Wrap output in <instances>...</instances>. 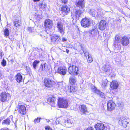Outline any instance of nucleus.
I'll list each match as a JSON object with an SVG mask.
<instances>
[{
  "label": "nucleus",
  "instance_id": "1",
  "mask_svg": "<svg viewBox=\"0 0 130 130\" xmlns=\"http://www.w3.org/2000/svg\"><path fill=\"white\" fill-rule=\"evenodd\" d=\"M121 37L119 35H116L115 36V40L113 46L114 49L115 51L119 50L121 49Z\"/></svg>",
  "mask_w": 130,
  "mask_h": 130
},
{
  "label": "nucleus",
  "instance_id": "2",
  "mask_svg": "<svg viewBox=\"0 0 130 130\" xmlns=\"http://www.w3.org/2000/svg\"><path fill=\"white\" fill-rule=\"evenodd\" d=\"M58 104L59 107L61 108H67L68 106L67 100L64 98H59Z\"/></svg>",
  "mask_w": 130,
  "mask_h": 130
},
{
  "label": "nucleus",
  "instance_id": "3",
  "mask_svg": "<svg viewBox=\"0 0 130 130\" xmlns=\"http://www.w3.org/2000/svg\"><path fill=\"white\" fill-rule=\"evenodd\" d=\"M79 70V68L76 66H70L69 67L68 72L70 74H74L75 75H76L78 74Z\"/></svg>",
  "mask_w": 130,
  "mask_h": 130
},
{
  "label": "nucleus",
  "instance_id": "4",
  "mask_svg": "<svg viewBox=\"0 0 130 130\" xmlns=\"http://www.w3.org/2000/svg\"><path fill=\"white\" fill-rule=\"evenodd\" d=\"M56 27L58 32L63 35L65 33V27L63 23L61 22H58L57 24Z\"/></svg>",
  "mask_w": 130,
  "mask_h": 130
},
{
  "label": "nucleus",
  "instance_id": "5",
  "mask_svg": "<svg viewBox=\"0 0 130 130\" xmlns=\"http://www.w3.org/2000/svg\"><path fill=\"white\" fill-rule=\"evenodd\" d=\"M90 20L88 18H85L83 19L81 22L82 26L84 28L89 27L91 24Z\"/></svg>",
  "mask_w": 130,
  "mask_h": 130
},
{
  "label": "nucleus",
  "instance_id": "6",
  "mask_svg": "<svg viewBox=\"0 0 130 130\" xmlns=\"http://www.w3.org/2000/svg\"><path fill=\"white\" fill-rule=\"evenodd\" d=\"M44 83L45 86L47 87H51L55 84V82L53 80L48 78L44 79Z\"/></svg>",
  "mask_w": 130,
  "mask_h": 130
},
{
  "label": "nucleus",
  "instance_id": "7",
  "mask_svg": "<svg viewBox=\"0 0 130 130\" xmlns=\"http://www.w3.org/2000/svg\"><path fill=\"white\" fill-rule=\"evenodd\" d=\"M60 37L57 35L54 34L50 38V41L52 44H57L59 42Z\"/></svg>",
  "mask_w": 130,
  "mask_h": 130
},
{
  "label": "nucleus",
  "instance_id": "8",
  "mask_svg": "<svg viewBox=\"0 0 130 130\" xmlns=\"http://www.w3.org/2000/svg\"><path fill=\"white\" fill-rule=\"evenodd\" d=\"M44 25L46 28L51 29L53 25V21L52 20L48 19H46L44 22Z\"/></svg>",
  "mask_w": 130,
  "mask_h": 130
},
{
  "label": "nucleus",
  "instance_id": "9",
  "mask_svg": "<svg viewBox=\"0 0 130 130\" xmlns=\"http://www.w3.org/2000/svg\"><path fill=\"white\" fill-rule=\"evenodd\" d=\"M118 122L121 125L125 127H127V124L129 123L127 120L123 117H120Z\"/></svg>",
  "mask_w": 130,
  "mask_h": 130
},
{
  "label": "nucleus",
  "instance_id": "10",
  "mask_svg": "<svg viewBox=\"0 0 130 130\" xmlns=\"http://www.w3.org/2000/svg\"><path fill=\"white\" fill-rule=\"evenodd\" d=\"M116 105L113 101L111 100H109L107 105V109L109 111L113 110L115 107Z\"/></svg>",
  "mask_w": 130,
  "mask_h": 130
},
{
  "label": "nucleus",
  "instance_id": "11",
  "mask_svg": "<svg viewBox=\"0 0 130 130\" xmlns=\"http://www.w3.org/2000/svg\"><path fill=\"white\" fill-rule=\"evenodd\" d=\"M17 110L22 115L26 113V108L24 106L18 104Z\"/></svg>",
  "mask_w": 130,
  "mask_h": 130
},
{
  "label": "nucleus",
  "instance_id": "12",
  "mask_svg": "<svg viewBox=\"0 0 130 130\" xmlns=\"http://www.w3.org/2000/svg\"><path fill=\"white\" fill-rule=\"evenodd\" d=\"M107 23L104 20H101L99 24V28L101 30H104L106 27Z\"/></svg>",
  "mask_w": 130,
  "mask_h": 130
},
{
  "label": "nucleus",
  "instance_id": "13",
  "mask_svg": "<svg viewBox=\"0 0 130 130\" xmlns=\"http://www.w3.org/2000/svg\"><path fill=\"white\" fill-rule=\"evenodd\" d=\"M62 122L63 123H62V124L63 125H64L65 126L68 127H70L73 125V123L71 122V120L69 119H67V121L66 120H63L62 121Z\"/></svg>",
  "mask_w": 130,
  "mask_h": 130
},
{
  "label": "nucleus",
  "instance_id": "14",
  "mask_svg": "<svg viewBox=\"0 0 130 130\" xmlns=\"http://www.w3.org/2000/svg\"><path fill=\"white\" fill-rule=\"evenodd\" d=\"M9 95L8 93L4 92H2L0 96V101L2 102L5 101L7 99L8 96Z\"/></svg>",
  "mask_w": 130,
  "mask_h": 130
},
{
  "label": "nucleus",
  "instance_id": "15",
  "mask_svg": "<svg viewBox=\"0 0 130 130\" xmlns=\"http://www.w3.org/2000/svg\"><path fill=\"white\" fill-rule=\"evenodd\" d=\"M67 69L64 67H59L57 70V72L59 74L64 75L66 74Z\"/></svg>",
  "mask_w": 130,
  "mask_h": 130
},
{
  "label": "nucleus",
  "instance_id": "16",
  "mask_svg": "<svg viewBox=\"0 0 130 130\" xmlns=\"http://www.w3.org/2000/svg\"><path fill=\"white\" fill-rule=\"evenodd\" d=\"M129 43V40L128 37L126 36L123 37L121 39V44L122 45L126 46Z\"/></svg>",
  "mask_w": 130,
  "mask_h": 130
},
{
  "label": "nucleus",
  "instance_id": "17",
  "mask_svg": "<svg viewBox=\"0 0 130 130\" xmlns=\"http://www.w3.org/2000/svg\"><path fill=\"white\" fill-rule=\"evenodd\" d=\"M76 6L80 9H83L85 7L84 3L83 0L77 1L75 3Z\"/></svg>",
  "mask_w": 130,
  "mask_h": 130
},
{
  "label": "nucleus",
  "instance_id": "18",
  "mask_svg": "<svg viewBox=\"0 0 130 130\" xmlns=\"http://www.w3.org/2000/svg\"><path fill=\"white\" fill-rule=\"evenodd\" d=\"M56 100V98L53 96L49 97L48 98L47 102L51 106H54Z\"/></svg>",
  "mask_w": 130,
  "mask_h": 130
},
{
  "label": "nucleus",
  "instance_id": "19",
  "mask_svg": "<svg viewBox=\"0 0 130 130\" xmlns=\"http://www.w3.org/2000/svg\"><path fill=\"white\" fill-rule=\"evenodd\" d=\"M61 11L63 15H66L69 12L70 9L67 6H62Z\"/></svg>",
  "mask_w": 130,
  "mask_h": 130
},
{
  "label": "nucleus",
  "instance_id": "20",
  "mask_svg": "<svg viewBox=\"0 0 130 130\" xmlns=\"http://www.w3.org/2000/svg\"><path fill=\"white\" fill-rule=\"evenodd\" d=\"M95 127L96 130H103L105 128L104 124L102 123H99L96 124Z\"/></svg>",
  "mask_w": 130,
  "mask_h": 130
},
{
  "label": "nucleus",
  "instance_id": "21",
  "mask_svg": "<svg viewBox=\"0 0 130 130\" xmlns=\"http://www.w3.org/2000/svg\"><path fill=\"white\" fill-rule=\"evenodd\" d=\"M80 111L83 114H86L88 113L87 110L86 106L83 104L79 106Z\"/></svg>",
  "mask_w": 130,
  "mask_h": 130
},
{
  "label": "nucleus",
  "instance_id": "22",
  "mask_svg": "<svg viewBox=\"0 0 130 130\" xmlns=\"http://www.w3.org/2000/svg\"><path fill=\"white\" fill-rule=\"evenodd\" d=\"M119 84L118 82L116 81H113L111 83L110 86L113 89H117L118 87Z\"/></svg>",
  "mask_w": 130,
  "mask_h": 130
},
{
  "label": "nucleus",
  "instance_id": "23",
  "mask_svg": "<svg viewBox=\"0 0 130 130\" xmlns=\"http://www.w3.org/2000/svg\"><path fill=\"white\" fill-rule=\"evenodd\" d=\"M88 32L92 36H96L98 32V29L96 27H94L91 30H89Z\"/></svg>",
  "mask_w": 130,
  "mask_h": 130
},
{
  "label": "nucleus",
  "instance_id": "24",
  "mask_svg": "<svg viewBox=\"0 0 130 130\" xmlns=\"http://www.w3.org/2000/svg\"><path fill=\"white\" fill-rule=\"evenodd\" d=\"M15 79L17 82L19 83L22 82V77L21 74L18 73L16 75Z\"/></svg>",
  "mask_w": 130,
  "mask_h": 130
},
{
  "label": "nucleus",
  "instance_id": "25",
  "mask_svg": "<svg viewBox=\"0 0 130 130\" xmlns=\"http://www.w3.org/2000/svg\"><path fill=\"white\" fill-rule=\"evenodd\" d=\"M76 78L75 76H72L70 77L69 82L71 84H74L76 82Z\"/></svg>",
  "mask_w": 130,
  "mask_h": 130
},
{
  "label": "nucleus",
  "instance_id": "26",
  "mask_svg": "<svg viewBox=\"0 0 130 130\" xmlns=\"http://www.w3.org/2000/svg\"><path fill=\"white\" fill-rule=\"evenodd\" d=\"M66 88L67 91L70 93L75 91V88H74V87L72 86H69L66 87Z\"/></svg>",
  "mask_w": 130,
  "mask_h": 130
},
{
  "label": "nucleus",
  "instance_id": "27",
  "mask_svg": "<svg viewBox=\"0 0 130 130\" xmlns=\"http://www.w3.org/2000/svg\"><path fill=\"white\" fill-rule=\"evenodd\" d=\"M82 13V12L81 9H77L76 10L75 15L77 18L78 19L81 15Z\"/></svg>",
  "mask_w": 130,
  "mask_h": 130
},
{
  "label": "nucleus",
  "instance_id": "28",
  "mask_svg": "<svg viewBox=\"0 0 130 130\" xmlns=\"http://www.w3.org/2000/svg\"><path fill=\"white\" fill-rule=\"evenodd\" d=\"M11 121L9 118H7L3 121L2 122L3 125L6 124L7 125H9Z\"/></svg>",
  "mask_w": 130,
  "mask_h": 130
},
{
  "label": "nucleus",
  "instance_id": "29",
  "mask_svg": "<svg viewBox=\"0 0 130 130\" xmlns=\"http://www.w3.org/2000/svg\"><path fill=\"white\" fill-rule=\"evenodd\" d=\"M88 12L90 15L94 17L97 13V11L93 9H91Z\"/></svg>",
  "mask_w": 130,
  "mask_h": 130
},
{
  "label": "nucleus",
  "instance_id": "30",
  "mask_svg": "<svg viewBox=\"0 0 130 130\" xmlns=\"http://www.w3.org/2000/svg\"><path fill=\"white\" fill-rule=\"evenodd\" d=\"M80 47H81V50H82L83 52L84 53V55L86 56V58H87V57H88L89 56L91 55L89 54V53L88 52L84 51L82 47V45H80Z\"/></svg>",
  "mask_w": 130,
  "mask_h": 130
},
{
  "label": "nucleus",
  "instance_id": "31",
  "mask_svg": "<svg viewBox=\"0 0 130 130\" xmlns=\"http://www.w3.org/2000/svg\"><path fill=\"white\" fill-rule=\"evenodd\" d=\"M4 31L5 37H7L9 35V30L8 29L6 28L4 30Z\"/></svg>",
  "mask_w": 130,
  "mask_h": 130
},
{
  "label": "nucleus",
  "instance_id": "32",
  "mask_svg": "<svg viewBox=\"0 0 130 130\" xmlns=\"http://www.w3.org/2000/svg\"><path fill=\"white\" fill-rule=\"evenodd\" d=\"M39 61H37V60H35L32 64L33 66L34 69H36L37 65L38 64L39 62Z\"/></svg>",
  "mask_w": 130,
  "mask_h": 130
},
{
  "label": "nucleus",
  "instance_id": "33",
  "mask_svg": "<svg viewBox=\"0 0 130 130\" xmlns=\"http://www.w3.org/2000/svg\"><path fill=\"white\" fill-rule=\"evenodd\" d=\"M108 81L106 79H105L103 80L102 84V87L103 88H104L106 86L107 83Z\"/></svg>",
  "mask_w": 130,
  "mask_h": 130
},
{
  "label": "nucleus",
  "instance_id": "34",
  "mask_svg": "<svg viewBox=\"0 0 130 130\" xmlns=\"http://www.w3.org/2000/svg\"><path fill=\"white\" fill-rule=\"evenodd\" d=\"M41 118L37 117V118L35 119L34 120V123L36 124V123H38L40 122V120L41 119Z\"/></svg>",
  "mask_w": 130,
  "mask_h": 130
},
{
  "label": "nucleus",
  "instance_id": "35",
  "mask_svg": "<svg viewBox=\"0 0 130 130\" xmlns=\"http://www.w3.org/2000/svg\"><path fill=\"white\" fill-rule=\"evenodd\" d=\"M19 21L17 19H15L14 21V25L16 27L19 26H20V24H19Z\"/></svg>",
  "mask_w": 130,
  "mask_h": 130
},
{
  "label": "nucleus",
  "instance_id": "36",
  "mask_svg": "<svg viewBox=\"0 0 130 130\" xmlns=\"http://www.w3.org/2000/svg\"><path fill=\"white\" fill-rule=\"evenodd\" d=\"M44 71H47L48 68V66L46 63H44L43 64Z\"/></svg>",
  "mask_w": 130,
  "mask_h": 130
},
{
  "label": "nucleus",
  "instance_id": "37",
  "mask_svg": "<svg viewBox=\"0 0 130 130\" xmlns=\"http://www.w3.org/2000/svg\"><path fill=\"white\" fill-rule=\"evenodd\" d=\"M93 61L91 55L89 56L87 59V61L89 63H91Z\"/></svg>",
  "mask_w": 130,
  "mask_h": 130
},
{
  "label": "nucleus",
  "instance_id": "38",
  "mask_svg": "<svg viewBox=\"0 0 130 130\" xmlns=\"http://www.w3.org/2000/svg\"><path fill=\"white\" fill-rule=\"evenodd\" d=\"M106 65H104L102 68V69L105 72H106L108 70V67H106Z\"/></svg>",
  "mask_w": 130,
  "mask_h": 130
},
{
  "label": "nucleus",
  "instance_id": "39",
  "mask_svg": "<svg viewBox=\"0 0 130 130\" xmlns=\"http://www.w3.org/2000/svg\"><path fill=\"white\" fill-rule=\"evenodd\" d=\"M28 31L30 32H34V28L32 27H28L27 28Z\"/></svg>",
  "mask_w": 130,
  "mask_h": 130
},
{
  "label": "nucleus",
  "instance_id": "40",
  "mask_svg": "<svg viewBox=\"0 0 130 130\" xmlns=\"http://www.w3.org/2000/svg\"><path fill=\"white\" fill-rule=\"evenodd\" d=\"M43 2H40L39 4V7L40 10L43 9Z\"/></svg>",
  "mask_w": 130,
  "mask_h": 130
},
{
  "label": "nucleus",
  "instance_id": "41",
  "mask_svg": "<svg viewBox=\"0 0 130 130\" xmlns=\"http://www.w3.org/2000/svg\"><path fill=\"white\" fill-rule=\"evenodd\" d=\"M6 61L4 59H3L1 62V64L3 67H4L6 66Z\"/></svg>",
  "mask_w": 130,
  "mask_h": 130
},
{
  "label": "nucleus",
  "instance_id": "42",
  "mask_svg": "<svg viewBox=\"0 0 130 130\" xmlns=\"http://www.w3.org/2000/svg\"><path fill=\"white\" fill-rule=\"evenodd\" d=\"M98 94L102 98H104L105 97L103 93L101 92L100 91H99V93L97 94Z\"/></svg>",
  "mask_w": 130,
  "mask_h": 130
},
{
  "label": "nucleus",
  "instance_id": "43",
  "mask_svg": "<svg viewBox=\"0 0 130 130\" xmlns=\"http://www.w3.org/2000/svg\"><path fill=\"white\" fill-rule=\"evenodd\" d=\"M44 70L43 65V64H41L40 66V67L38 71L40 72H42L43 71H44Z\"/></svg>",
  "mask_w": 130,
  "mask_h": 130
},
{
  "label": "nucleus",
  "instance_id": "44",
  "mask_svg": "<svg viewBox=\"0 0 130 130\" xmlns=\"http://www.w3.org/2000/svg\"><path fill=\"white\" fill-rule=\"evenodd\" d=\"M93 90L94 93L97 94L99 93L100 91L98 90L96 87H95L94 89H93Z\"/></svg>",
  "mask_w": 130,
  "mask_h": 130
},
{
  "label": "nucleus",
  "instance_id": "45",
  "mask_svg": "<svg viewBox=\"0 0 130 130\" xmlns=\"http://www.w3.org/2000/svg\"><path fill=\"white\" fill-rule=\"evenodd\" d=\"M93 90L94 93L97 94L99 93L100 91L98 90L96 87H95L94 89H93Z\"/></svg>",
  "mask_w": 130,
  "mask_h": 130
},
{
  "label": "nucleus",
  "instance_id": "46",
  "mask_svg": "<svg viewBox=\"0 0 130 130\" xmlns=\"http://www.w3.org/2000/svg\"><path fill=\"white\" fill-rule=\"evenodd\" d=\"M61 1L62 3L65 4L67 3L68 0H61Z\"/></svg>",
  "mask_w": 130,
  "mask_h": 130
},
{
  "label": "nucleus",
  "instance_id": "47",
  "mask_svg": "<svg viewBox=\"0 0 130 130\" xmlns=\"http://www.w3.org/2000/svg\"><path fill=\"white\" fill-rule=\"evenodd\" d=\"M45 129L46 130H52V129L50 127L48 126H46Z\"/></svg>",
  "mask_w": 130,
  "mask_h": 130
},
{
  "label": "nucleus",
  "instance_id": "48",
  "mask_svg": "<svg viewBox=\"0 0 130 130\" xmlns=\"http://www.w3.org/2000/svg\"><path fill=\"white\" fill-rule=\"evenodd\" d=\"M2 74V72L0 71V79H2L3 77Z\"/></svg>",
  "mask_w": 130,
  "mask_h": 130
},
{
  "label": "nucleus",
  "instance_id": "49",
  "mask_svg": "<svg viewBox=\"0 0 130 130\" xmlns=\"http://www.w3.org/2000/svg\"><path fill=\"white\" fill-rule=\"evenodd\" d=\"M47 7V5L45 3L44 4H43V8L45 9Z\"/></svg>",
  "mask_w": 130,
  "mask_h": 130
},
{
  "label": "nucleus",
  "instance_id": "50",
  "mask_svg": "<svg viewBox=\"0 0 130 130\" xmlns=\"http://www.w3.org/2000/svg\"><path fill=\"white\" fill-rule=\"evenodd\" d=\"M87 130H93V129L92 127H89L88 128Z\"/></svg>",
  "mask_w": 130,
  "mask_h": 130
},
{
  "label": "nucleus",
  "instance_id": "51",
  "mask_svg": "<svg viewBox=\"0 0 130 130\" xmlns=\"http://www.w3.org/2000/svg\"><path fill=\"white\" fill-rule=\"evenodd\" d=\"M62 40L63 42L66 41H67V39L64 38H62Z\"/></svg>",
  "mask_w": 130,
  "mask_h": 130
},
{
  "label": "nucleus",
  "instance_id": "52",
  "mask_svg": "<svg viewBox=\"0 0 130 130\" xmlns=\"http://www.w3.org/2000/svg\"><path fill=\"white\" fill-rule=\"evenodd\" d=\"M95 87H96L94 85H92L91 86V88L92 90H93L94 89Z\"/></svg>",
  "mask_w": 130,
  "mask_h": 130
},
{
  "label": "nucleus",
  "instance_id": "53",
  "mask_svg": "<svg viewBox=\"0 0 130 130\" xmlns=\"http://www.w3.org/2000/svg\"><path fill=\"white\" fill-rule=\"evenodd\" d=\"M64 51L66 52L68 54L69 52V51L67 49H66L65 50V51Z\"/></svg>",
  "mask_w": 130,
  "mask_h": 130
},
{
  "label": "nucleus",
  "instance_id": "54",
  "mask_svg": "<svg viewBox=\"0 0 130 130\" xmlns=\"http://www.w3.org/2000/svg\"><path fill=\"white\" fill-rule=\"evenodd\" d=\"M2 57V53L1 51H0V59Z\"/></svg>",
  "mask_w": 130,
  "mask_h": 130
},
{
  "label": "nucleus",
  "instance_id": "55",
  "mask_svg": "<svg viewBox=\"0 0 130 130\" xmlns=\"http://www.w3.org/2000/svg\"><path fill=\"white\" fill-rule=\"evenodd\" d=\"M2 130H9L8 128H3Z\"/></svg>",
  "mask_w": 130,
  "mask_h": 130
},
{
  "label": "nucleus",
  "instance_id": "56",
  "mask_svg": "<svg viewBox=\"0 0 130 130\" xmlns=\"http://www.w3.org/2000/svg\"><path fill=\"white\" fill-rule=\"evenodd\" d=\"M40 0H33V1L34 2H38L40 1Z\"/></svg>",
  "mask_w": 130,
  "mask_h": 130
},
{
  "label": "nucleus",
  "instance_id": "57",
  "mask_svg": "<svg viewBox=\"0 0 130 130\" xmlns=\"http://www.w3.org/2000/svg\"><path fill=\"white\" fill-rule=\"evenodd\" d=\"M30 71V70L29 69H29H27V71L29 72Z\"/></svg>",
  "mask_w": 130,
  "mask_h": 130
}]
</instances>
